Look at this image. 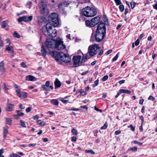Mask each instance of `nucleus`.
<instances>
[{
  "label": "nucleus",
  "mask_w": 157,
  "mask_h": 157,
  "mask_svg": "<svg viewBox=\"0 0 157 157\" xmlns=\"http://www.w3.org/2000/svg\"><path fill=\"white\" fill-rule=\"evenodd\" d=\"M95 86H97L99 83V80L98 79H97L94 82Z\"/></svg>",
  "instance_id": "57"
},
{
  "label": "nucleus",
  "mask_w": 157,
  "mask_h": 157,
  "mask_svg": "<svg viewBox=\"0 0 157 157\" xmlns=\"http://www.w3.org/2000/svg\"><path fill=\"white\" fill-rule=\"evenodd\" d=\"M6 49L8 51H13V48L12 46L11 45H8L6 46Z\"/></svg>",
  "instance_id": "26"
},
{
  "label": "nucleus",
  "mask_w": 157,
  "mask_h": 157,
  "mask_svg": "<svg viewBox=\"0 0 157 157\" xmlns=\"http://www.w3.org/2000/svg\"><path fill=\"white\" fill-rule=\"evenodd\" d=\"M39 118V116L37 115H36L33 117V118L34 120H36L38 119Z\"/></svg>",
  "instance_id": "63"
},
{
  "label": "nucleus",
  "mask_w": 157,
  "mask_h": 157,
  "mask_svg": "<svg viewBox=\"0 0 157 157\" xmlns=\"http://www.w3.org/2000/svg\"><path fill=\"white\" fill-rule=\"evenodd\" d=\"M58 15L57 13H54L51 14L48 17L49 22L53 25V27H57L59 25Z\"/></svg>",
  "instance_id": "4"
},
{
  "label": "nucleus",
  "mask_w": 157,
  "mask_h": 157,
  "mask_svg": "<svg viewBox=\"0 0 157 157\" xmlns=\"http://www.w3.org/2000/svg\"><path fill=\"white\" fill-rule=\"evenodd\" d=\"M51 55L59 63L62 62L67 63L68 62L69 56L63 52H58L56 51L52 52Z\"/></svg>",
  "instance_id": "2"
},
{
  "label": "nucleus",
  "mask_w": 157,
  "mask_h": 157,
  "mask_svg": "<svg viewBox=\"0 0 157 157\" xmlns=\"http://www.w3.org/2000/svg\"><path fill=\"white\" fill-rule=\"evenodd\" d=\"M14 108V105L12 104H9L7 105L6 110L8 111H10L13 110Z\"/></svg>",
  "instance_id": "19"
},
{
  "label": "nucleus",
  "mask_w": 157,
  "mask_h": 157,
  "mask_svg": "<svg viewBox=\"0 0 157 157\" xmlns=\"http://www.w3.org/2000/svg\"><path fill=\"white\" fill-rule=\"evenodd\" d=\"M55 47L54 48L58 50H62L66 48V46L63 44L62 39L58 38L55 40Z\"/></svg>",
  "instance_id": "6"
},
{
  "label": "nucleus",
  "mask_w": 157,
  "mask_h": 157,
  "mask_svg": "<svg viewBox=\"0 0 157 157\" xmlns=\"http://www.w3.org/2000/svg\"><path fill=\"white\" fill-rule=\"evenodd\" d=\"M108 76L107 75H105L102 78V80L103 81H105L108 79Z\"/></svg>",
  "instance_id": "44"
},
{
  "label": "nucleus",
  "mask_w": 157,
  "mask_h": 157,
  "mask_svg": "<svg viewBox=\"0 0 157 157\" xmlns=\"http://www.w3.org/2000/svg\"><path fill=\"white\" fill-rule=\"evenodd\" d=\"M36 145V144H30L28 145V146L29 147H30L31 146L32 147H35Z\"/></svg>",
  "instance_id": "61"
},
{
  "label": "nucleus",
  "mask_w": 157,
  "mask_h": 157,
  "mask_svg": "<svg viewBox=\"0 0 157 157\" xmlns=\"http://www.w3.org/2000/svg\"><path fill=\"white\" fill-rule=\"evenodd\" d=\"M22 95L23 96V97L24 98H26L27 97V93L25 92H22Z\"/></svg>",
  "instance_id": "54"
},
{
  "label": "nucleus",
  "mask_w": 157,
  "mask_h": 157,
  "mask_svg": "<svg viewBox=\"0 0 157 157\" xmlns=\"http://www.w3.org/2000/svg\"><path fill=\"white\" fill-rule=\"evenodd\" d=\"M121 133V131L119 130L117 131H116L115 132V134L116 135H118Z\"/></svg>",
  "instance_id": "56"
},
{
  "label": "nucleus",
  "mask_w": 157,
  "mask_h": 157,
  "mask_svg": "<svg viewBox=\"0 0 157 157\" xmlns=\"http://www.w3.org/2000/svg\"><path fill=\"white\" fill-rule=\"evenodd\" d=\"M21 65L22 66V67H26V64L25 63H24V62L22 63L21 64Z\"/></svg>",
  "instance_id": "60"
},
{
  "label": "nucleus",
  "mask_w": 157,
  "mask_h": 157,
  "mask_svg": "<svg viewBox=\"0 0 157 157\" xmlns=\"http://www.w3.org/2000/svg\"><path fill=\"white\" fill-rule=\"evenodd\" d=\"M42 88L44 89V90L47 91L50 90V89L48 86H46L45 85H44L42 86Z\"/></svg>",
  "instance_id": "34"
},
{
  "label": "nucleus",
  "mask_w": 157,
  "mask_h": 157,
  "mask_svg": "<svg viewBox=\"0 0 157 157\" xmlns=\"http://www.w3.org/2000/svg\"><path fill=\"white\" fill-rule=\"evenodd\" d=\"M54 28L55 27H53V25H51V31L50 32V33L52 34L54 33L53 31H54Z\"/></svg>",
  "instance_id": "47"
},
{
  "label": "nucleus",
  "mask_w": 157,
  "mask_h": 157,
  "mask_svg": "<svg viewBox=\"0 0 157 157\" xmlns=\"http://www.w3.org/2000/svg\"><path fill=\"white\" fill-rule=\"evenodd\" d=\"M36 122L37 124L41 126H44L45 124V123L44 121H41V120H39L37 121Z\"/></svg>",
  "instance_id": "29"
},
{
  "label": "nucleus",
  "mask_w": 157,
  "mask_h": 157,
  "mask_svg": "<svg viewBox=\"0 0 157 157\" xmlns=\"http://www.w3.org/2000/svg\"><path fill=\"white\" fill-rule=\"evenodd\" d=\"M100 47L98 44H92L88 47V52L90 56H93L96 55Z\"/></svg>",
  "instance_id": "5"
},
{
  "label": "nucleus",
  "mask_w": 157,
  "mask_h": 157,
  "mask_svg": "<svg viewBox=\"0 0 157 157\" xmlns=\"http://www.w3.org/2000/svg\"><path fill=\"white\" fill-rule=\"evenodd\" d=\"M66 2H63L62 3H60L59 4V8L60 9H62V8L63 9V7H65L66 6H65V5H66Z\"/></svg>",
  "instance_id": "28"
},
{
  "label": "nucleus",
  "mask_w": 157,
  "mask_h": 157,
  "mask_svg": "<svg viewBox=\"0 0 157 157\" xmlns=\"http://www.w3.org/2000/svg\"><path fill=\"white\" fill-rule=\"evenodd\" d=\"M125 80H120L119 81V83L120 84H121L123 83H124L125 82Z\"/></svg>",
  "instance_id": "59"
},
{
  "label": "nucleus",
  "mask_w": 157,
  "mask_h": 157,
  "mask_svg": "<svg viewBox=\"0 0 157 157\" xmlns=\"http://www.w3.org/2000/svg\"><path fill=\"white\" fill-rule=\"evenodd\" d=\"M13 36L14 37L17 38H19L20 37V35L16 32H14Z\"/></svg>",
  "instance_id": "42"
},
{
  "label": "nucleus",
  "mask_w": 157,
  "mask_h": 157,
  "mask_svg": "<svg viewBox=\"0 0 157 157\" xmlns=\"http://www.w3.org/2000/svg\"><path fill=\"white\" fill-rule=\"evenodd\" d=\"M79 92L80 93V95L82 96L85 95L86 94V91L83 90L82 89L80 90Z\"/></svg>",
  "instance_id": "31"
},
{
  "label": "nucleus",
  "mask_w": 157,
  "mask_h": 157,
  "mask_svg": "<svg viewBox=\"0 0 157 157\" xmlns=\"http://www.w3.org/2000/svg\"><path fill=\"white\" fill-rule=\"evenodd\" d=\"M67 98V97H66L64 98H60L59 100L62 101L64 103H66L68 101V100L66 99Z\"/></svg>",
  "instance_id": "27"
},
{
  "label": "nucleus",
  "mask_w": 157,
  "mask_h": 157,
  "mask_svg": "<svg viewBox=\"0 0 157 157\" xmlns=\"http://www.w3.org/2000/svg\"><path fill=\"white\" fill-rule=\"evenodd\" d=\"M128 127L131 128V130L133 131H134L135 130V127H133L132 125H130L129 126H128Z\"/></svg>",
  "instance_id": "51"
},
{
  "label": "nucleus",
  "mask_w": 157,
  "mask_h": 157,
  "mask_svg": "<svg viewBox=\"0 0 157 157\" xmlns=\"http://www.w3.org/2000/svg\"><path fill=\"white\" fill-rule=\"evenodd\" d=\"M4 63L2 61L0 63V70L2 71H5V68L4 66Z\"/></svg>",
  "instance_id": "25"
},
{
  "label": "nucleus",
  "mask_w": 157,
  "mask_h": 157,
  "mask_svg": "<svg viewBox=\"0 0 157 157\" xmlns=\"http://www.w3.org/2000/svg\"><path fill=\"white\" fill-rule=\"evenodd\" d=\"M89 8H90V6H87L85 8H83L82 10V13L84 16L89 17Z\"/></svg>",
  "instance_id": "12"
},
{
  "label": "nucleus",
  "mask_w": 157,
  "mask_h": 157,
  "mask_svg": "<svg viewBox=\"0 0 157 157\" xmlns=\"http://www.w3.org/2000/svg\"><path fill=\"white\" fill-rule=\"evenodd\" d=\"M89 17H92L95 16L97 14V11L93 7H90V8H89Z\"/></svg>",
  "instance_id": "11"
},
{
  "label": "nucleus",
  "mask_w": 157,
  "mask_h": 157,
  "mask_svg": "<svg viewBox=\"0 0 157 157\" xmlns=\"http://www.w3.org/2000/svg\"><path fill=\"white\" fill-rule=\"evenodd\" d=\"M8 128L6 127H5L4 128V131H3V136L5 138L8 133Z\"/></svg>",
  "instance_id": "23"
},
{
  "label": "nucleus",
  "mask_w": 157,
  "mask_h": 157,
  "mask_svg": "<svg viewBox=\"0 0 157 157\" xmlns=\"http://www.w3.org/2000/svg\"><path fill=\"white\" fill-rule=\"evenodd\" d=\"M137 147H131L130 149L132 151H134L135 152L136 151H137Z\"/></svg>",
  "instance_id": "45"
},
{
  "label": "nucleus",
  "mask_w": 157,
  "mask_h": 157,
  "mask_svg": "<svg viewBox=\"0 0 157 157\" xmlns=\"http://www.w3.org/2000/svg\"><path fill=\"white\" fill-rule=\"evenodd\" d=\"M133 142L135 144H138L140 146L142 145L143 144L142 143L139 142L138 141L136 140L134 141Z\"/></svg>",
  "instance_id": "41"
},
{
  "label": "nucleus",
  "mask_w": 157,
  "mask_h": 157,
  "mask_svg": "<svg viewBox=\"0 0 157 157\" xmlns=\"http://www.w3.org/2000/svg\"><path fill=\"white\" fill-rule=\"evenodd\" d=\"M6 123L9 125H11V120L10 119L6 118Z\"/></svg>",
  "instance_id": "30"
},
{
  "label": "nucleus",
  "mask_w": 157,
  "mask_h": 157,
  "mask_svg": "<svg viewBox=\"0 0 157 157\" xmlns=\"http://www.w3.org/2000/svg\"><path fill=\"white\" fill-rule=\"evenodd\" d=\"M119 56V53H118L116 55V56L113 57L112 59L113 61L114 62L116 61L118 58Z\"/></svg>",
  "instance_id": "35"
},
{
  "label": "nucleus",
  "mask_w": 157,
  "mask_h": 157,
  "mask_svg": "<svg viewBox=\"0 0 157 157\" xmlns=\"http://www.w3.org/2000/svg\"><path fill=\"white\" fill-rule=\"evenodd\" d=\"M85 23L86 26L89 27H93L94 26V24L92 22L91 19L90 21L88 20L86 21Z\"/></svg>",
  "instance_id": "15"
},
{
  "label": "nucleus",
  "mask_w": 157,
  "mask_h": 157,
  "mask_svg": "<svg viewBox=\"0 0 157 157\" xmlns=\"http://www.w3.org/2000/svg\"><path fill=\"white\" fill-rule=\"evenodd\" d=\"M41 51L43 56L45 57L47 53L48 52V51L47 50V49H45L43 46L42 47Z\"/></svg>",
  "instance_id": "18"
},
{
  "label": "nucleus",
  "mask_w": 157,
  "mask_h": 157,
  "mask_svg": "<svg viewBox=\"0 0 157 157\" xmlns=\"http://www.w3.org/2000/svg\"><path fill=\"white\" fill-rule=\"evenodd\" d=\"M25 80L31 81H35L37 80L36 78L32 75H28L26 77Z\"/></svg>",
  "instance_id": "14"
},
{
  "label": "nucleus",
  "mask_w": 157,
  "mask_h": 157,
  "mask_svg": "<svg viewBox=\"0 0 157 157\" xmlns=\"http://www.w3.org/2000/svg\"><path fill=\"white\" fill-rule=\"evenodd\" d=\"M71 140L72 142H76L77 140V138L76 136H73L72 137Z\"/></svg>",
  "instance_id": "49"
},
{
  "label": "nucleus",
  "mask_w": 157,
  "mask_h": 157,
  "mask_svg": "<svg viewBox=\"0 0 157 157\" xmlns=\"http://www.w3.org/2000/svg\"><path fill=\"white\" fill-rule=\"evenodd\" d=\"M119 9L121 12H123L124 9V5H120L119 6Z\"/></svg>",
  "instance_id": "36"
},
{
  "label": "nucleus",
  "mask_w": 157,
  "mask_h": 157,
  "mask_svg": "<svg viewBox=\"0 0 157 157\" xmlns=\"http://www.w3.org/2000/svg\"><path fill=\"white\" fill-rule=\"evenodd\" d=\"M32 19L33 17L31 16H25L19 17L18 19V21L20 22H21L22 21L26 22L32 21Z\"/></svg>",
  "instance_id": "10"
},
{
  "label": "nucleus",
  "mask_w": 157,
  "mask_h": 157,
  "mask_svg": "<svg viewBox=\"0 0 157 157\" xmlns=\"http://www.w3.org/2000/svg\"><path fill=\"white\" fill-rule=\"evenodd\" d=\"M81 56L79 55L74 56L72 58L73 62V66L77 67L80 65Z\"/></svg>",
  "instance_id": "9"
},
{
  "label": "nucleus",
  "mask_w": 157,
  "mask_h": 157,
  "mask_svg": "<svg viewBox=\"0 0 157 157\" xmlns=\"http://www.w3.org/2000/svg\"><path fill=\"white\" fill-rule=\"evenodd\" d=\"M117 5H119L121 4V2L120 0H114Z\"/></svg>",
  "instance_id": "43"
},
{
  "label": "nucleus",
  "mask_w": 157,
  "mask_h": 157,
  "mask_svg": "<svg viewBox=\"0 0 157 157\" xmlns=\"http://www.w3.org/2000/svg\"><path fill=\"white\" fill-rule=\"evenodd\" d=\"M55 89L61 86V84L60 82L57 78H56L55 82Z\"/></svg>",
  "instance_id": "17"
},
{
  "label": "nucleus",
  "mask_w": 157,
  "mask_h": 157,
  "mask_svg": "<svg viewBox=\"0 0 157 157\" xmlns=\"http://www.w3.org/2000/svg\"><path fill=\"white\" fill-rule=\"evenodd\" d=\"M8 23V20H6L3 21L1 25L2 28H5L6 27Z\"/></svg>",
  "instance_id": "24"
},
{
  "label": "nucleus",
  "mask_w": 157,
  "mask_h": 157,
  "mask_svg": "<svg viewBox=\"0 0 157 157\" xmlns=\"http://www.w3.org/2000/svg\"><path fill=\"white\" fill-rule=\"evenodd\" d=\"M9 157H21V156L16 154L13 153L10 154Z\"/></svg>",
  "instance_id": "33"
},
{
  "label": "nucleus",
  "mask_w": 157,
  "mask_h": 157,
  "mask_svg": "<svg viewBox=\"0 0 157 157\" xmlns=\"http://www.w3.org/2000/svg\"><path fill=\"white\" fill-rule=\"evenodd\" d=\"M140 119L141 120V124H142V125H143L144 123V117L143 116H141L140 117Z\"/></svg>",
  "instance_id": "50"
},
{
  "label": "nucleus",
  "mask_w": 157,
  "mask_h": 157,
  "mask_svg": "<svg viewBox=\"0 0 157 157\" xmlns=\"http://www.w3.org/2000/svg\"><path fill=\"white\" fill-rule=\"evenodd\" d=\"M39 7L41 14L46 15L48 13L49 10L47 8V5L43 2H41L39 3Z\"/></svg>",
  "instance_id": "7"
},
{
  "label": "nucleus",
  "mask_w": 157,
  "mask_h": 157,
  "mask_svg": "<svg viewBox=\"0 0 157 157\" xmlns=\"http://www.w3.org/2000/svg\"><path fill=\"white\" fill-rule=\"evenodd\" d=\"M55 40L47 39L45 42V45L46 47L49 49L50 48L53 49L55 48Z\"/></svg>",
  "instance_id": "8"
},
{
  "label": "nucleus",
  "mask_w": 157,
  "mask_h": 157,
  "mask_svg": "<svg viewBox=\"0 0 157 157\" xmlns=\"http://www.w3.org/2000/svg\"><path fill=\"white\" fill-rule=\"evenodd\" d=\"M16 91L17 93V95L18 96L20 97V98H23V96L22 95V93H20V90L18 88H17Z\"/></svg>",
  "instance_id": "22"
},
{
  "label": "nucleus",
  "mask_w": 157,
  "mask_h": 157,
  "mask_svg": "<svg viewBox=\"0 0 157 157\" xmlns=\"http://www.w3.org/2000/svg\"><path fill=\"white\" fill-rule=\"evenodd\" d=\"M17 116H21L24 115V113L21 112V111L17 110Z\"/></svg>",
  "instance_id": "39"
},
{
  "label": "nucleus",
  "mask_w": 157,
  "mask_h": 157,
  "mask_svg": "<svg viewBox=\"0 0 157 157\" xmlns=\"http://www.w3.org/2000/svg\"><path fill=\"white\" fill-rule=\"evenodd\" d=\"M107 123H105L104 125L101 127V129H105L107 127Z\"/></svg>",
  "instance_id": "40"
},
{
  "label": "nucleus",
  "mask_w": 157,
  "mask_h": 157,
  "mask_svg": "<svg viewBox=\"0 0 157 157\" xmlns=\"http://www.w3.org/2000/svg\"><path fill=\"white\" fill-rule=\"evenodd\" d=\"M119 92L120 93H126L127 94H130L131 93V92L129 90H124L123 89H120L119 90Z\"/></svg>",
  "instance_id": "20"
},
{
  "label": "nucleus",
  "mask_w": 157,
  "mask_h": 157,
  "mask_svg": "<svg viewBox=\"0 0 157 157\" xmlns=\"http://www.w3.org/2000/svg\"><path fill=\"white\" fill-rule=\"evenodd\" d=\"M135 5H136L135 3L134 2H131V8L132 9H133L134 8Z\"/></svg>",
  "instance_id": "52"
},
{
  "label": "nucleus",
  "mask_w": 157,
  "mask_h": 157,
  "mask_svg": "<svg viewBox=\"0 0 157 157\" xmlns=\"http://www.w3.org/2000/svg\"><path fill=\"white\" fill-rule=\"evenodd\" d=\"M71 132L75 136H76L78 134L77 130L74 128L72 130Z\"/></svg>",
  "instance_id": "37"
},
{
  "label": "nucleus",
  "mask_w": 157,
  "mask_h": 157,
  "mask_svg": "<svg viewBox=\"0 0 157 157\" xmlns=\"http://www.w3.org/2000/svg\"><path fill=\"white\" fill-rule=\"evenodd\" d=\"M85 152L86 153H89L93 155H94L95 154V152L93 151V150L91 149L86 150L85 151Z\"/></svg>",
  "instance_id": "32"
},
{
  "label": "nucleus",
  "mask_w": 157,
  "mask_h": 157,
  "mask_svg": "<svg viewBox=\"0 0 157 157\" xmlns=\"http://www.w3.org/2000/svg\"><path fill=\"white\" fill-rule=\"evenodd\" d=\"M20 122H21V125L23 127H26V124L25 122H23V121L22 120L20 121Z\"/></svg>",
  "instance_id": "38"
},
{
  "label": "nucleus",
  "mask_w": 157,
  "mask_h": 157,
  "mask_svg": "<svg viewBox=\"0 0 157 157\" xmlns=\"http://www.w3.org/2000/svg\"><path fill=\"white\" fill-rule=\"evenodd\" d=\"M139 39H138L135 42V45L136 46H137L139 44Z\"/></svg>",
  "instance_id": "53"
},
{
  "label": "nucleus",
  "mask_w": 157,
  "mask_h": 157,
  "mask_svg": "<svg viewBox=\"0 0 157 157\" xmlns=\"http://www.w3.org/2000/svg\"><path fill=\"white\" fill-rule=\"evenodd\" d=\"M19 107L21 109H23L25 108V106L23 105L22 104H20L19 105Z\"/></svg>",
  "instance_id": "62"
},
{
  "label": "nucleus",
  "mask_w": 157,
  "mask_h": 157,
  "mask_svg": "<svg viewBox=\"0 0 157 157\" xmlns=\"http://www.w3.org/2000/svg\"><path fill=\"white\" fill-rule=\"evenodd\" d=\"M88 55H85L83 56L81 59L80 62V65H85L83 63L85 62L88 59Z\"/></svg>",
  "instance_id": "16"
},
{
  "label": "nucleus",
  "mask_w": 157,
  "mask_h": 157,
  "mask_svg": "<svg viewBox=\"0 0 157 157\" xmlns=\"http://www.w3.org/2000/svg\"><path fill=\"white\" fill-rule=\"evenodd\" d=\"M32 109L31 107H29L26 109V111L27 113H28L30 112Z\"/></svg>",
  "instance_id": "46"
},
{
  "label": "nucleus",
  "mask_w": 157,
  "mask_h": 157,
  "mask_svg": "<svg viewBox=\"0 0 157 157\" xmlns=\"http://www.w3.org/2000/svg\"><path fill=\"white\" fill-rule=\"evenodd\" d=\"M100 17L99 16H96L91 19V21L95 26L100 21Z\"/></svg>",
  "instance_id": "13"
},
{
  "label": "nucleus",
  "mask_w": 157,
  "mask_h": 157,
  "mask_svg": "<svg viewBox=\"0 0 157 157\" xmlns=\"http://www.w3.org/2000/svg\"><path fill=\"white\" fill-rule=\"evenodd\" d=\"M106 29L105 23L100 22L98 25L95 35V39L96 41H101L105 35Z\"/></svg>",
  "instance_id": "1"
},
{
  "label": "nucleus",
  "mask_w": 157,
  "mask_h": 157,
  "mask_svg": "<svg viewBox=\"0 0 157 157\" xmlns=\"http://www.w3.org/2000/svg\"><path fill=\"white\" fill-rule=\"evenodd\" d=\"M153 7L154 9L157 10V3H156L155 5H153Z\"/></svg>",
  "instance_id": "64"
},
{
  "label": "nucleus",
  "mask_w": 157,
  "mask_h": 157,
  "mask_svg": "<svg viewBox=\"0 0 157 157\" xmlns=\"http://www.w3.org/2000/svg\"><path fill=\"white\" fill-rule=\"evenodd\" d=\"M54 28L55 27H53V25H51V31L50 32V33L52 34L54 33L53 31H54Z\"/></svg>",
  "instance_id": "48"
},
{
  "label": "nucleus",
  "mask_w": 157,
  "mask_h": 157,
  "mask_svg": "<svg viewBox=\"0 0 157 157\" xmlns=\"http://www.w3.org/2000/svg\"><path fill=\"white\" fill-rule=\"evenodd\" d=\"M51 104L56 106L58 105L59 104V102L56 99H52L51 100Z\"/></svg>",
  "instance_id": "21"
},
{
  "label": "nucleus",
  "mask_w": 157,
  "mask_h": 157,
  "mask_svg": "<svg viewBox=\"0 0 157 157\" xmlns=\"http://www.w3.org/2000/svg\"><path fill=\"white\" fill-rule=\"evenodd\" d=\"M51 24L50 23H47L46 25L43 27L42 32L47 36H50L52 38L55 37L56 36V30L55 29H54V33L52 34L50 33V32L51 31Z\"/></svg>",
  "instance_id": "3"
},
{
  "label": "nucleus",
  "mask_w": 157,
  "mask_h": 157,
  "mask_svg": "<svg viewBox=\"0 0 157 157\" xmlns=\"http://www.w3.org/2000/svg\"><path fill=\"white\" fill-rule=\"evenodd\" d=\"M112 52V50L111 49L109 50H108L106 53V55H108L111 53Z\"/></svg>",
  "instance_id": "58"
},
{
  "label": "nucleus",
  "mask_w": 157,
  "mask_h": 157,
  "mask_svg": "<svg viewBox=\"0 0 157 157\" xmlns=\"http://www.w3.org/2000/svg\"><path fill=\"white\" fill-rule=\"evenodd\" d=\"M155 99V98L152 96H150L148 98V100H153Z\"/></svg>",
  "instance_id": "55"
}]
</instances>
